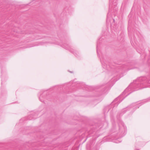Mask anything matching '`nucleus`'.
Wrapping results in <instances>:
<instances>
[{
  "instance_id": "1",
  "label": "nucleus",
  "mask_w": 150,
  "mask_h": 150,
  "mask_svg": "<svg viewBox=\"0 0 150 150\" xmlns=\"http://www.w3.org/2000/svg\"><path fill=\"white\" fill-rule=\"evenodd\" d=\"M147 86H150V78H147L146 77H141L138 78L136 80H134L133 82L130 84L120 95V96L114 100L111 103L110 105L106 107L104 109V114H105L109 111L110 109V107L113 106L112 107L113 108L117 106L119 103L125 98V97L124 98L120 100V98L121 96L125 94L127 92L131 91L126 95V97L133 91L147 87Z\"/></svg>"
},
{
  "instance_id": "2",
  "label": "nucleus",
  "mask_w": 150,
  "mask_h": 150,
  "mask_svg": "<svg viewBox=\"0 0 150 150\" xmlns=\"http://www.w3.org/2000/svg\"><path fill=\"white\" fill-rule=\"evenodd\" d=\"M118 115H117V118L118 120V125H119V129L117 131V134L120 137H122L124 136L127 131V127L123 122L119 118Z\"/></svg>"
},
{
  "instance_id": "3",
  "label": "nucleus",
  "mask_w": 150,
  "mask_h": 150,
  "mask_svg": "<svg viewBox=\"0 0 150 150\" xmlns=\"http://www.w3.org/2000/svg\"><path fill=\"white\" fill-rule=\"evenodd\" d=\"M150 102V97L146 99L143 102H141L139 104H137L135 103H133L129 107V110H133V112L137 108H139V106L145 103Z\"/></svg>"
},
{
  "instance_id": "4",
  "label": "nucleus",
  "mask_w": 150,
  "mask_h": 150,
  "mask_svg": "<svg viewBox=\"0 0 150 150\" xmlns=\"http://www.w3.org/2000/svg\"><path fill=\"white\" fill-rule=\"evenodd\" d=\"M57 45L62 46L66 50H68L70 52L76 56H78V54H79V53L78 51L75 50L74 49L71 48L70 46L67 44L66 43H62V44L59 43L57 44Z\"/></svg>"
},
{
  "instance_id": "5",
  "label": "nucleus",
  "mask_w": 150,
  "mask_h": 150,
  "mask_svg": "<svg viewBox=\"0 0 150 150\" xmlns=\"http://www.w3.org/2000/svg\"><path fill=\"white\" fill-rule=\"evenodd\" d=\"M100 59L103 68L104 69H105L106 70H110V67L109 65L108 66L107 65V62L106 61H105L103 58H100Z\"/></svg>"
},
{
  "instance_id": "6",
  "label": "nucleus",
  "mask_w": 150,
  "mask_h": 150,
  "mask_svg": "<svg viewBox=\"0 0 150 150\" xmlns=\"http://www.w3.org/2000/svg\"><path fill=\"white\" fill-rule=\"evenodd\" d=\"M34 112H33L28 117V119L29 120H32L35 119L37 117V115H34Z\"/></svg>"
},
{
  "instance_id": "7",
  "label": "nucleus",
  "mask_w": 150,
  "mask_h": 150,
  "mask_svg": "<svg viewBox=\"0 0 150 150\" xmlns=\"http://www.w3.org/2000/svg\"><path fill=\"white\" fill-rule=\"evenodd\" d=\"M47 93V91H44V92H43L40 95V96L39 97V99H40V100L42 102H44V100H43V98H44L45 97H44V95L46 94Z\"/></svg>"
},
{
  "instance_id": "8",
  "label": "nucleus",
  "mask_w": 150,
  "mask_h": 150,
  "mask_svg": "<svg viewBox=\"0 0 150 150\" xmlns=\"http://www.w3.org/2000/svg\"><path fill=\"white\" fill-rule=\"evenodd\" d=\"M102 39L101 38L99 39V40H98L97 41V47H96V49H97V52L98 54V57H99V47L100 44V42H99V41H100Z\"/></svg>"
},
{
  "instance_id": "9",
  "label": "nucleus",
  "mask_w": 150,
  "mask_h": 150,
  "mask_svg": "<svg viewBox=\"0 0 150 150\" xmlns=\"http://www.w3.org/2000/svg\"><path fill=\"white\" fill-rule=\"evenodd\" d=\"M117 0H110L109 3V8L110 7V5L112 4H114V5L115 6L117 4H116Z\"/></svg>"
},
{
  "instance_id": "10",
  "label": "nucleus",
  "mask_w": 150,
  "mask_h": 150,
  "mask_svg": "<svg viewBox=\"0 0 150 150\" xmlns=\"http://www.w3.org/2000/svg\"><path fill=\"white\" fill-rule=\"evenodd\" d=\"M100 90L102 91V93H103L105 92V87H103V86H101L100 87Z\"/></svg>"
},
{
  "instance_id": "11",
  "label": "nucleus",
  "mask_w": 150,
  "mask_h": 150,
  "mask_svg": "<svg viewBox=\"0 0 150 150\" xmlns=\"http://www.w3.org/2000/svg\"><path fill=\"white\" fill-rule=\"evenodd\" d=\"M108 14L107 15V20H106V22L107 23H108V22H109V18L108 17Z\"/></svg>"
},
{
  "instance_id": "12",
  "label": "nucleus",
  "mask_w": 150,
  "mask_h": 150,
  "mask_svg": "<svg viewBox=\"0 0 150 150\" xmlns=\"http://www.w3.org/2000/svg\"><path fill=\"white\" fill-rule=\"evenodd\" d=\"M113 128L112 130V131L114 132H115V127L114 126V125L113 124Z\"/></svg>"
},
{
  "instance_id": "13",
  "label": "nucleus",
  "mask_w": 150,
  "mask_h": 150,
  "mask_svg": "<svg viewBox=\"0 0 150 150\" xmlns=\"http://www.w3.org/2000/svg\"><path fill=\"white\" fill-rule=\"evenodd\" d=\"M80 85V83H76V87H78V86H79V85Z\"/></svg>"
},
{
  "instance_id": "14",
  "label": "nucleus",
  "mask_w": 150,
  "mask_h": 150,
  "mask_svg": "<svg viewBox=\"0 0 150 150\" xmlns=\"http://www.w3.org/2000/svg\"><path fill=\"white\" fill-rule=\"evenodd\" d=\"M113 21L114 23V22H115V19H113Z\"/></svg>"
}]
</instances>
